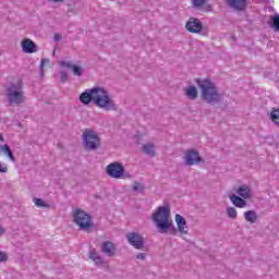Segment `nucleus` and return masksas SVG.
<instances>
[{"mask_svg": "<svg viewBox=\"0 0 279 279\" xmlns=\"http://www.w3.org/2000/svg\"><path fill=\"white\" fill-rule=\"evenodd\" d=\"M153 221H155L161 233L165 232V230H169V228L173 226L171 209H169V207H159L153 215Z\"/></svg>", "mask_w": 279, "mask_h": 279, "instance_id": "nucleus-2", "label": "nucleus"}, {"mask_svg": "<svg viewBox=\"0 0 279 279\" xmlns=\"http://www.w3.org/2000/svg\"><path fill=\"white\" fill-rule=\"evenodd\" d=\"M270 120L277 128H279V109L278 108H272L270 113H269Z\"/></svg>", "mask_w": 279, "mask_h": 279, "instance_id": "nucleus-22", "label": "nucleus"}, {"mask_svg": "<svg viewBox=\"0 0 279 279\" xmlns=\"http://www.w3.org/2000/svg\"><path fill=\"white\" fill-rule=\"evenodd\" d=\"M61 39H62V36L60 34H56L54 35V40L58 41V40H61Z\"/></svg>", "mask_w": 279, "mask_h": 279, "instance_id": "nucleus-33", "label": "nucleus"}, {"mask_svg": "<svg viewBox=\"0 0 279 279\" xmlns=\"http://www.w3.org/2000/svg\"><path fill=\"white\" fill-rule=\"evenodd\" d=\"M22 50L24 53H36V44L32 39L26 38L22 41Z\"/></svg>", "mask_w": 279, "mask_h": 279, "instance_id": "nucleus-12", "label": "nucleus"}, {"mask_svg": "<svg viewBox=\"0 0 279 279\" xmlns=\"http://www.w3.org/2000/svg\"><path fill=\"white\" fill-rule=\"evenodd\" d=\"M185 28L191 34H199L204 29V26L202 25V22L198 19L190 17L185 24Z\"/></svg>", "mask_w": 279, "mask_h": 279, "instance_id": "nucleus-8", "label": "nucleus"}, {"mask_svg": "<svg viewBox=\"0 0 279 279\" xmlns=\"http://www.w3.org/2000/svg\"><path fill=\"white\" fill-rule=\"evenodd\" d=\"M274 27L276 28L277 32H279V15H275L271 17Z\"/></svg>", "mask_w": 279, "mask_h": 279, "instance_id": "nucleus-28", "label": "nucleus"}, {"mask_svg": "<svg viewBox=\"0 0 279 279\" xmlns=\"http://www.w3.org/2000/svg\"><path fill=\"white\" fill-rule=\"evenodd\" d=\"M94 104L97 108H104L105 110H117V105L110 98L108 92L101 87L93 88Z\"/></svg>", "mask_w": 279, "mask_h": 279, "instance_id": "nucleus-3", "label": "nucleus"}, {"mask_svg": "<svg viewBox=\"0 0 279 279\" xmlns=\"http://www.w3.org/2000/svg\"><path fill=\"white\" fill-rule=\"evenodd\" d=\"M101 250L107 256H114V252H117V248L112 242H105Z\"/></svg>", "mask_w": 279, "mask_h": 279, "instance_id": "nucleus-17", "label": "nucleus"}, {"mask_svg": "<svg viewBox=\"0 0 279 279\" xmlns=\"http://www.w3.org/2000/svg\"><path fill=\"white\" fill-rule=\"evenodd\" d=\"M0 141L3 142V135L2 134H0Z\"/></svg>", "mask_w": 279, "mask_h": 279, "instance_id": "nucleus-37", "label": "nucleus"}, {"mask_svg": "<svg viewBox=\"0 0 279 279\" xmlns=\"http://www.w3.org/2000/svg\"><path fill=\"white\" fill-rule=\"evenodd\" d=\"M88 258H90L95 265H104V259H101V256H99V253L95 250L89 252Z\"/></svg>", "mask_w": 279, "mask_h": 279, "instance_id": "nucleus-20", "label": "nucleus"}, {"mask_svg": "<svg viewBox=\"0 0 279 279\" xmlns=\"http://www.w3.org/2000/svg\"><path fill=\"white\" fill-rule=\"evenodd\" d=\"M184 160L186 165L192 167L193 165H199V162H202V157H199V153L195 150H187Z\"/></svg>", "mask_w": 279, "mask_h": 279, "instance_id": "nucleus-10", "label": "nucleus"}, {"mask_svg": "<svg viewBox=\"0 0 279 279\" xmlns=\"http://www.w3.org/2000/svg\"><path fill=\"white\" fill-rule=\"evenodd\" d=\"M126 239H128L130 245H133V247H135V250H143L144 240L141 236V234H138L136 232H132V233L126 234Z\"/></svg>", "mask_w": 279, "mask_h": 279, "instance_id": "nucleus-9", "label": "nucleus"}, {"mask_svg": "<svg viewBox=\"0 0 279 279\" xmlns=\"http://www.w3.org/2000/svg\"><path fill=\"white\" fill-rule=\"evenodd\" d=\"M230 202H232L233 206H235L236 208H245V206H247V202H245V198H241L236 195H231Z\"/></svg>", "mask_w": 279, "mask_h": 279, "instance_id": "nucleus-18", "label": "nucleus"}, {"mask_svg": "<svg viewBox=\"0 0 279 279\" xmlns=\"http://www.w3.org/2000/svg\"><path fill=\"white\" fill-rule=\"evenodd\" d=\"M143 151L148 156H156V151L154 149V144H146L143 146Z\"/></svg>", "mask_w": 279, "mask_h": 279, "instance_id": "nucleus-24", "label": "nucleus"}, {"mask_svg": "<svg viewBox=\"0 0 279 279\" xmlns=\"http://www.w3.org/2000/svg\"><path fill=\"white\" fill-rule=\"evenodd\" d=\"M175 223L180 234H189V226H186V219L182 215H175Z\"/></svg>", "mask_w": 279, "mask_h": 279, "instance_id": "nucleus-11", "label": "nucleus"}, {"mask_svg": "<svg viewBox=\"0 0 279 279\" xmlns=\"http://www.w3.org/2000/svg\"><path fill=\"white\" fill-rule=\"evenodd\" d=\"M1 151H3V154L8 156L11 162H16V159L14 158V154L12 153V149H10V146L8 144H4L1 147Z\"/></svg>", "mask_w": 279, "mask_h": 279, "instance_id": "nucleus-23", "label": "nucleus"}, {"mask_svg": "<svg viewBox=\"0 0 279 279\" xmlns=\"http://www.w3.org/2000/svg\"><path fill=\"white\" fill-rule=\"evenodd\" d=\"M46 62L48 63L49 60H47V59H43V60H41V68L45 66V63H46Z\"/></svg>", "mask_w": 279, "mask_h": 279, "instance_id": "nucleus-34", "label": "nucleus"}, {"mask_svg": "<svg viewBox=\"0 0 279 279\" xmlns=\"http://www.w3.org/2000/svg\"><path fill=\"white\" fill-rule=\"evenodd\" d=\"M230 8H234V10H243L247 5L246 0H226Z\"/></svg>", "mask_w": 279, "mask_h": 279, "instance_id": "nucleus-15", "label": "nucleus"}, {"mask_svg": "<svg viewBox=\"0 0 279 279\" xmlns=\"http://www.w3.org/2000/svg\"><path fill=\"white\" fill-rule=\"evenodd\" d=\"M80 101H81V104H84L85 106H88V104H90V101L94 102L93 88L87 89L86 92L81 94Z\"/></svg>", "mask_w": 279, "mask_h": 279, "instance_id": "nucleus-14", "label": "nucleus"}, {"mask_svg": "<svg viewBox=\"0 0 279 279\" xmlns=\"http://www.w3.org/2000/svg\"><path fill=\"white\" fill-rule=\"evenodd\" d=\"M185 95L189 99H197V88L191 85L185 89Z\"/></svg>", "mask_w": 279, "mask_h": 279, "instance_id": "nucleus-21", "label": "nucleus"}, {"mask_svg": "<svg viewBox=\"0 0 279 279\" xmlns=\"http://www.w3.org/2000/svg\"><path fill=\"white\" fill-rule=\"evenodd\" d=\"M244 219L250 223H256L258 221V215H256L255 210H247L244 213Z\"/></svg>", "mask_w": 279, "mask_h": 279, "instance_id": "nucleus-19", "label": "nucleus"}, {"mask_svg": "<svg viewBox=\"0 0 279 279\" xmlns=\"http://www.w3.org/2000/svg\"><path fill=\"white\" fill-rule=\"evenodd\" d=\"M133 191H135L136 193H143V191H145V186L143 185V183L134 182Z\"/></svg>", "mask_w": 279, "mask_h": 279, "instance_id": "nucleus-26", "label": "nucleus"}, {"mask_svg": "<svg viewBox=\"0 0 279 279\" xmlns=\"http://www.w3.org/2000/svg\"><path fill=\"white\" fill-rule=\"evenodd\" d=\"M198 88L202 90V99L207 101V104H217L221 101V94L217 92V87L213 84V82L208 80H197Z\"/></svg>", "mask_w": 279, "mask_h": 279, "instance_id": "nucleus-1", "label": "nucleus"}, {"mask_svg": "<svg viewBox=\"0 0 279 279\" xmlns=\"http://www.w3.org/2000/svg\"><path fill=\"white\" fill-rule=\"evenodd\" d=\"M83 141L85 149H97L100 145L99 136L95 131L86 130L83 134Z\"/></svg>", "mask_w": 279, "mask_h": 279, "instance_id": "nucleus-6", "label": "nucleus"}, {"mask_svg": "<svg viewBox=\"0 0 279 279\" xmlns=\"http://www.w3.org/2000/svg\"><path fill=\"white\" fill-rule=\"evenodd\" d=\"M0 263H8V253L0 251Z\"/></svg>", "mask_w": 279, "mask_h": 279, "instance_id": "nucleus-30", "label": "nucleus"}, {"mask_svg": "<svg viewBox=\"0 0 279 279\" xmlns=\"http://www.w3.org/2000/svg\"><path fill=\"white\" fill-rule=\"evenodd\" d=\"M74 222L85 232H88V230L94 226L90 215L84 213L82 209H76L74 211Z\"/></svg>", "mask_w": 279, "mask_h": 279, "instance_id": "nucleus-5", "label": "nucleus"}, {"mask_svg": "<svg viewBox=\"0 0 279 279\" xmlns=\"http://www.w3.org/2000/svg\"><path fill=\"white\" fill-rule=\"evenodd\" d=\"M192 3L194 5V8H202V5H204V3H206V0H192Z\"/></svg>", "mask_w": 279, "mask_h": 279, "instance_id": "nucleus-29", "label": "nucleus"}, {"mask_svg": "<svg viewBox=\"0 0 279 279\" xmlns=\"http://www.w3.org/2000/svg\"><path fill=\"white\" fill-rule=\"evenodd\" d=\"M227 215L230 219H236V209L234 207H228L227 208Z\"/></svg>", "mask_w": 279, "mask_h": 279, "instance_id": "nucleus-27", "label": "nucleus"}, {"mask_svg": "<svg viewBox=\"0 0 279 279\" xmlns=\"http://www.w3.org/2000/svg\"><path fill=\"white\" fill-rule=\"evenodd\" d=\"M0 173H8V166L0 162Z\"/></svg>", "mask_w": 279, "mask_h": 279, "instance_id": "nucleus-31", "label": "nucleus"}, {"mask_svg": "<svg viewBox=\"0 0 279 279\" xmlns=\"http://www.w3.org/2000/svg\"><path fill=\"white\" fill-rule=\"evenodd\" d=\"M136 258H138V260H143L145 258V254L140 253L137 254Z\"/></svg>", "mask_w": 279, "mask_h": 279, "instance_id": "nucleus-32", "label": "nucleus"}, {"mask_svg": "<svg viewBox=\"0 0 279 279\" xmlns=\"http://www.w3.org/2000/svg\"><path fill=\"white\" fill-rule=\"evenodd\" d=\"M53 1V3H62L64 0H50Z\"/></svg>", "mask_w": 279, "mask_h": 279, "instance_id": "nucleus-35", "label": "nucleus"}, {"mask_svg": "<svg viewBox=\"0 0 279 279\" xmlns=\"http://www.w3.org/2000/svg\"><path fill=\"white\" fill-rule=\"evenodd\" d=\"M7 96L9 104H23V82L17 81L12 83L11 86L7 89Z\"/></svg>", "mask_w": 279, "mask_h": 279, "instance_id": "nucleus-4", "label": "nucleus"}, {"mask_svg": "<svg viewBox=\"0 0 279 279\" xmlns=\"http://www.w3.org/2000/svg\"><path fill=\"white\" fill-rule=\"evenodd\" d=\"M34 204L35 206H37L38 208H49V205L47 203H45V201L40 199V198H35L34 199Z\"/></svg>", "mask_w": 279, "mask_h": 279, "instance_id": "nucleus-25", "label": "nucleus"}, {"mask_svg": "<svg viewBox=\"0 0 279 279\" xmlns=\"http://www.w3.org/2000/svg\"><path fill=\"white\" fill-rule=\"evenodd\" d=\"M106 171L109 178L121 180L125 174V167L120 162H112L107 166Z\"/></svg>", "mask_w": 279, "mask_h": 279, "instance_id": "nucleus-7", "label": "nucleus"}, {"mask_svg": "<svg viewBox=\"0 0 279 279\" xmlns=\"http://www.w3.org/2000/svg\"><path fill=\"white\" fill-rule=\"evenodd\" d=\"M62 66H65V69H71L73 75H76L77 77H82V68L80 65H73L71 62L62 61Z\"/></svg>", "mask_w": 279, "mask_h": 279, "instance_id": "nucleus-13", "label": "nucleus"}, {"mask_svg": "<svg viewBox=\"0 0 279 279\" xmlns=\"http://www.w3.org/2000/svg\"><path fill=\"white\" fill-rule=\"evenodd\" d=\"M3 232H5V230L0 227V236H1V234H3Z\"/></svg>", "mask_w": 279, "mask_h": 279, "instance_id": "nucleus-36", "label": "nucleus"}, {"mask_svg": "<svg viewBox=\"0 0 279 279\" xmlns=\"http://www.w3.org/2000/svg\"><path fill=\"white\" fill-rule=\"evenodd\" d=\"M236 193L243 199H250L252 197V190L247 185H242L238 189Z\"/></svg>", "mask_w": 279, "mask_h": 279, "instance_id": "nucleus-16", "label": "nucleus"}]
</instances>
